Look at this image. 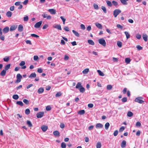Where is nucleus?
Segmentation results:
<instances>
[{
	"mask_svg": "<svg viewBox=\"0 0 148 148\" xmlns=\"http://www.w3.org/2000/svg\"><path fill=\"white\" fill-rule=\"evenodd\" d=\"M143 98L141 97H138L136 98L135 99V101L138 103H142L144 102V101H143L142 99Z\"/></svg>",
	"mask_w": 148,
	"mask_h": 148,
	"instance_id": "obj_1",
	"label": "nucleus"
},
{
	"mask_svg": "<svg viewBox=\"0 0 148 148\" xmlns=\"http://www.w3.org/2000/svg\"><path fill=\"white\" fill-rule=\"evenodd\" d=\"M99 43L103 46V47H105L106 45V42L105 40L103 38H100L98 40Z\"/></svg>",
	"mask_w": 148,
	"mask_h": 148,
	"instance_id": "obj_2",
	"label": "nucleus"
},
{
	"mask_svg": "<svg viewBox=\"0 0 148 148\" xmlns=\"http://www.w3.org/2000/svg\"><path fill=\"white\" fill-rule=\"evenodd\" d=\"M121 12V11L120 9H117L114 10L113 12V15L114 17H116L117 15Z\"/></svg>",
	"mask_w": 148,
	"mask_h": 148,
	"instance_id": "obj_3",
	"label": "nucleus"
},
{
	"mask_svg": "<svg viewBox=\"0 0 148 148\" xmlns=\"http://www.w3.org/2000/svg\"><path fill=\"white\" fill-rule=\"evenodd\" d=\"M42 23V21H40L36 23L34 25L35 28H38L40 27Z\"/></svg>",
	"mask_w": 148,
	"mask_h": 148,
	"instance_id": "obj_4",
	"label": "nucleus"
},
{
	"mask_svg": "<svg viewBox=\"0 0 148 148\" xmlns=\"http://www.w3.org/2000/svg\"><path fill=\"white\" fill-rule=\"evenodd\" d=\"M44 114V112H40L37 114V117L38 118H41L43 116Z\"/></svg>",
	"mask_w": 148,
	"mask_h": 148,
	"instance_id": "obj_5",
	"label": "nucleus"
},
{
	"mask_svg": "<svg viewBox=\"0 0 148 148\" xmlns=\"http://www.w3.org/2000/svg\"><path fill=\"white\" fill-rule=\"evenodd\" d=\"M48 11L52 14H55L56 13V10L53 9H49L48 10Z\"/></svg>",
	"mask_w": 148,
	"mask_h": 148,
	"instance_id": "obj_6",
	"label": "nucleus"
},
{
	"mask_svg": "<svg viewBox=\"0 0 148 148\" xmlns=\"http://www.w3.org/2000/svg\"><path fill=\"white\" fill-rule=\"evenodd\" d=\"M9 27H6L3 29V31L4 33L5 34L9 32Z\"/></svg>",
	"mask_w": 148,
	"mask_h": 148,
	"instance_id": "obj_7",
	"label": "nucleus"
},
{
	"mask_svg": "<svg viewBox=\"0 0 148 148\" xmlns=\"http://www.w3.org/2000/svg\"><path fill=\"white\" fill-rule=\"evenodd\" d=\"M95 127L97 129L101 128L103 127V125L101 123H98L96 125Z\"/></svg>",
	"mask_w": 148,
	"mask_h": 148,
	"instance_id": "obj_8",
	"label": "nucleus"
},
{
	"mask_svg": "<svg viewBox=\"0 0 148 148\" xmlns=\"http://www.w3.org/2000/svg\"><path fill=\"white\" fill-rule=\"evenodd\" d=\"M41 129L43 132H45L47 130L48 127L46 125H43L41 127Z\"/></svg>",
	"mask_w": 148,
	"mask_h": 148,
	"instance_id": "obj_9",
	"label": "nucleus"
},
{
	"mask_svg": "<svg viewBox=\"0 0 148 148\" xmlns=\"http://www.w3.org/2000/svg\"><path fill=\"white\" fill-rule=\"evenodd\" d=\"M54 28H56L58 30H62V28L61 25H60L56 24L53 26Z\"/></svg>",
	"mask_w": 148,
	"mask_h": 148,
	"instance_id": "obj_10",
	"label": "nucleus"
},
{
	"mask_svg": "<svg viewBox=\"0 0 148 148\" xmlns=\"http://www.w3.org/2000/svg\"><path fill=\"white\" fill-rule=\"evenodd\" d=\"M36 75L35 73H32L29 76V77L30 78H32L36 77Z\"/></svg>",
	"mask_w": 148,
	"mask_h": 148,
	"instance_id": "obj_11",
	"label": "nucleus"
},
{
	"mask_svg": "<svg viewBox=\"0 0 148 148\" xmlns=\"http://www.w3.org/2000/svg\"><path fill=\"white\" fill-rule=\"evenodd\" d=\"M18 29L19 32H22L23 30V26L21 25H19L18 27Z\"/></svg>",
	"mask_w": 148,
	"mask_h": 148,
	"instance_id": "obj_12",
	"label": "nucleus"
},
{
	"mask_svg": "<svg viewBox=\"0 0 148 148\" xmlns=\"http://www.w3.org/2000/svg\"><path fill=\"white\" fill-rule=\"evenodd\" d=\"M126 142L125 140H123L121 144V147L122 148H123L125 147L126 146Z\"/></svg>",
	"mask_w": 148,
	"mask_h": 148,
	"instance_id": "obj_13",
	"label": "nucleus"
},
{
	"mask_svg": "<svg viewBox=\"0 0 148 148\" xmlns=\"http://www.w3.org/2000/svg\"><path fill=\"white\" fill-rule=\"evenodd\" d=\"M112 4L115 7H117L119 6L118 3L115 1H112Z\"/></svg>",
	"mask_w": 148,
	"mask_h": 148,
	"instance_id": "obj_14",
	"label": "nucleus"
},
{
	"mask_svg": "<svg viewBox=\"0 0 148 148\" xmlns=\"http://www.w3.org/2000/svg\"><path fill=\"white\" fill-rule=\"evenodd\" d=\"M53 134L54 136L56 137L60 136V133L58 131H55L53 132Z\"/></svg>",
	"mask_w": 148,
	"mask_h": 148,
	"instance_id": "obj_15",
	"label": "nucleus"
},
{
	"mask_svg": "<svg viewBox=\"0 0 148 148\" xmlns=\"http://www.w3.org/2000/svg\"><path fill=\"white\" fill-rule=\"evenodd\" d=\"M44 91V88H40L38 90V93L40 94L42 93Z\"/></svg>",
	"mask_w": 148,
	"mask_h": 148,
	"instance_id": "obj_16",
	"label": "nucleus"
},
{
	"mask_svg": "<svg viewBox=\"0 0 148 148\" xmlns=\"http://www.w3.org/2000/svg\"><path fill=\"white\" fill-rule=\"evenodd\" d=\"M143 40L145 41H147V35L146 34H143Z\"/></svg>",
	"mask_w": 148,
	"mask_h": 148,
	"instance_id": "obj_17",
	"label": "nucleus"
},
{
	"mask_svg": "<svg viewBox=\"0 0 148 148\" xmlns=\"http://www.w3.org/2000/svg\"><path fill=\"white\" fill-rule=\"evenodd\" d=\"M128 0H120L121 3L124 5H127V1Z\"/></svg>",
	"mask_w": 148,
	"mask_h": 148,
	"instance_id": "obj_18",
	"label": "nucleus"
},
{
	"mask_svg": "<svg viewBox=\"0 0 148 148\" xmlns=\"http://www.w3.org/2000/svg\"><path fill=\"white\" fill-rule=\"evenodd\" d=\"M6 71L5 69L3 70L0 73V75L3 76H4L5 75Z\"/></svg>",
	"mask_w": 148,
	"mask_h": 148,
	"instance_id": "obj_19",
	"label": "nucleus"
},
{
	"mask_svg": "<svg viewBox=\"0 0 148 148\" xmlns=\"http://www.w3.org/2000/svg\"><path fill=\"white\" fill-rule=\"evenodd\" d=\"M106 3L107 5L110 7H111L112 6V3L111 2L108 0H107L106 1Z\"/></svg>",
	"mask_w": 148,
	"mask_h": 148,
	"instance_id": "obj_20",
	"label": "nucleus"
},
{
	"mask_svg": "<svg viewBox=\"0 0 148 148\" xmlns=\"http://www.w3.org/2000/svg\"><path fill=\"white\" fill-rule=\"evenodd\" d=\"M17 27V26H15L14 25L12 26L10 28V31H14L15 30Z\"/></svg>",
	"mask_w": 148,
	"mask_h": 148,
	"instance_id": "obj_21",
	"label": "nucleus"
},
{
	"mask_svg": "<svg viewBox=\"0 0 148 148\" xmlns=\"http://www.w3.org/2000/svg\"><path fill=\"white\" fill-rule=\"evenodd\" d=\"M12 14V12L10 11L6 13V15L8 17H10L11 16Z\"/></svg>",
	"mask_w": 148,
	"mask_h": 148,
	"instance_id": "obj_22",
	"label": "nucleus"
},
{
	"mask_svg": "<svg viewBox=\"0 0 148 148\" xmlns=\"http://www.w3.org/2000/svg\"><path fill=\"white\" fill-rule=\"evenodd\" d=\"M95 25L98 28L100 29L102 28V26L100 24L98 23H95Z\"/></svg>",
	"mask_w": 148,
	"mask_h": 148,
	"instance_id": "obj_23",
	"label": "nucleus"
},
{
	"mask_svg": "<svg viewBox=\"0 0 148 148\" xmlns=\"http://www.w3.org/2000/svg\"><path fill=\"white\" fill-rule=\"evenodd\" d=\"M72 32L77 37H79V34L77 32L74 30H72Z\"/></svg>",
	"mask_w": 148,
	"mask_h": 148,
	"instance_id": "obj_24",
	"label": "nucleus"
},
{
	"mask_svg": "<svg viewBox=\"0 0 148 148\" xmlns=\"http://www.w3.org/2000/svg\"><path fill=\"white\" fill-rule=\"evenodd\" d=\"M89 71V69L88 68L86 69H84L82 71V73L84 74H87Z\"/></svg>",
	"mask_w": 148,
	"mask_h": 148,
	"instance_id": "obj_25",
	"label": "nucleus"
},
{
	"mask_svg": "<svg viewBox=\"0 0 148 148\" xmlns=\"http://www.w3.org/2000/svg\"><path fill=\"white\" fill-rule=\"evenodd\" d=\"M97 72L99 75L102 76H103L104 75V74L100 70H97Z\"/></svg>",
	"mask_w": 148,
	"mask_h": 148,
	"instance_id": "obj_26",
	"label": "nucleus"
},
{
	"mask_svg": "<svg viewBox=\"0 0 148 148\" xmlns=\"http://www.w3.org/2000/svg\"><path fill=\"white\" fill-rule=\"evenodd\" d=\"M27 124L28 126L29 127H32V125L31 122L29 120H27Z\"/></svg>",
	"mask_w": 148,
	"mask_h": 148,
	"instance_id": "obj_27",
	"label": "nucleus"
},
{
	"mask_svg": "<svg viewBox=\"0 0 148 148\" xmlns=\"http://www.w3.org/2000/svg\"><path fill=\"white\" fill-rule=\"evenodd\" d=\"M82 86L81 83L79 82L77 83L75 87L76 88L79 89V88H81Z\"/></svg>",
	"mask_w": 148,
	"mask_h": 148,
	"instance_id": "obj_28",
	"label": "nucleus"
},
{
	"mask_svg": "<svg viewBox=\"0 0 148 148\" xmlns=\"http://www.w3.org/2000/svg\"><path fill=\"white\" fill-rule=\"evenodd\" d=\"M88 42L90 45H94L95 44L94 42L92 40H88Z\"/></svg>",
	"mask_w": 148,
	"mask_h": 148,
	"instance_id": "obj_29",
	"label": "nucleus"
},
{
	"mask_svg": "<svg viewBox=\"0 0 148 148\" xmlns=\"http://www.w3.org/2000/svg\"><path fill=\"white\" fill-rule=\"evenodd\" d=\"M85 111L84 110H81L78 112V113L80 115H82L84 114Z\"/></svg>",
	"mask_w": 148,
	"mask_h": 148,
	"instance_id": "obj_30",
	"label": "nucleus"
},
{
	"mask_svg": "<svg viewBox=\"0 0 148 148\" xmlns=\"http://www.w3.org/2000/svg\"><path fill=\"white\" fill-rule=\"evenodd\" d=\"M110 126V124L109 123H106L105 125V128L106 130H107Z\"/></svg>",
	"mask_w": 148,
	"mask_h": 148,
	"instance_id": "obj_31",
	"label": "nucleus"
},
{
	"mask_svg": "<svg viewBox=\"0 0 148 148\" xmlns=\"http://www.w3.org/2000/svg\"><path fill=\"white\" fill-rule=\"evenodd\" d=\"M80 91V92H81L83 93L85 91V89L84 88L82 87V86L80 88H79V89Z\"/></svg>",
	"mask_w": 148,
	"mask_h": 148,
	"instance_id": "obj_32",
	"label": "nucleus"
},
{
	"mask_svg": "<svg viewBox=\"0 0 148 148\" xmlns=\"http://www.w3.org/2000/svg\"><path fill=\"white\" fill-rule=\"evenodd\" d=\"M10 64H9L6 65L5 67V70L6 71L8 70L10 67Z\"/></svg>",
	"mask_w": 148,
	"mask_h": 148,
	"instance_id": "obj_33",
	"label": "nucleus"
},
{
	"mask_svg": "<svg viewBox=\"0 0 148 148\" xmlns=\"http://www.w3.org/2000/svg\"><path fill=\"white\" fill-rule=\"evenodd\" d=\"M127 39L130 38V35L128 32H124Z\"/></svg>",
	"mask_w": 148,
	"mask_h": 148,
	"instance_id": "obj_34",
	"label": "nucleus"
},
{
	"mask_svg": "<svg viewBox=\"0 0 148 148\" xmlns=\"http://www.w3.org/2000/svg\"><path fill=\"white\" fill-rule=\"evenodd\" d=\"M133 115L132 112L130 111H129L127 113V116L129 117L132 116Z\"/></svg>",
	"mask_w": 148,
	"mask_h": 148,
	"instance_id": "obj_35",
	"label": "nucleus"
},
{
	"mask_svg": "<svg viewBox=\"0 0 148 148\" xmlns=\"http://www.w3.org/2000/svg\"><path fill=\"white\" fill-rule=\"evenodd\" d=\"M16 103L17 104L20 105V106H23V103L22 101H17L16 102Z\"/></svg>",
	"mask_w": 148,
	"mask_h": 148,
	"instance_id": "obj_36",
	"label": "nucleus"
},
{
	"mask_svg": "<svg viewBox=\"0 0 148 148\" xmlns=\"http://www.w3.org/2000/svg\"><path fill=\"white\" fill-rule=\"evenodd\" d=\"M13 98L15 100H17L19 98V97L17 95H15L13 96Z\"/></svg>",
	"mask_w": 148,
	"mask_h": 148,
	"instance_id": "obj_37",
	"label": "nucleus"
},
{
	"mask_svg": "<svg viewBox=\"0 0 148 148\" xmlns=\"http://www.w3.org/2000/svg\"><path fill=\"white\" fill-rule=\"evenodd\" d=\"M101 8L105 13H107V11L105 7L104 6H102L101 7Z\"/></svg>",
	"mask_w": 148,
	"mask_h": 148,
	"instance_id": "obj_38",
	"label": "nucleus"
},
{
	"mask_svg": "<svg viewBox=\"0 0 148 148\" xmlns=\"http://www.w3.org/2000/svg\"><path fill=\"white\" fill-rule=\"evenodd\" d=\"M101 143L100 142H98L96 145L97 148H100L101 147Z\"/></svg>",
	"mask_w": 148,
	"mask_h": 148,
	"instance_id": "obj_39",
	"label": "nucleus"
},
{
	"mask_svg": "<svg viewBox=\"0 0 148 148\" xmlns=\"http://www.w3.org/2000/svg\"><path fill=\"white\" fill-rule=\"evenodd\" d=\"M131 61V60L129 58H126L125 59V62L127 64H129L130 63Z\"/></svg>",
	"mask_w": 148,
	"mask_h": 148,
	"instance_id": "obj_40",
	"label": "nucleus"
},
{
	"mask_svg": "<svg viewBox=\"0 0 148 148\" xmlns=\"http://www.w3.org/2000/svg\"><path fill=\"white\" fill-rule=\"evenodd\" d=\"M3 60L4 61L8 62L9 60V57L8 56H6L3 58Z\"/></svg>",
	"mask_w": 148,
	"mask_h": 148,
	"instance_id": "obj_41",
	"label": "nucleus"
},
{
	"mask_svg": "<svg viewBox=\"0 0 148 148\" xmlns=\"http://www.w3.org/2000/svg\"><path fill=\"white\" fill-rule=\"evenodd\" d=\"M117 45L119 47H122V43L120 41H118L117 42Z\"/></svg>",
	"mask_w": 148,
	"mask_h": 148,
	"instance_id": "obj_42",
	"label": "nucleus"
},
{
	"mask_svg": "<svg viewBox=\"0 0 148 148\" xmlns=\"http://www.w3.org/2000/svg\"><path fill=\"white\" fill-rule=\"evenodd\" d=\"M25 114L27 115H28L30 113V111L29 109L27 108L25 110Z\"/></svg>",
	"mask_w": 148,
	"mask_h": 148,
	"instance_id": "obj_43",
	"label": "nucleus"
},
{
	"mask_svg": "<svg viewBox=\"0 0 148 148\" xmlns=\"http://www.w3.org/2000/svg\"><path fill=\"white\" fill-rule=\"evenodd\" d=\"M23 101L24 103H25L27 105L29 103V102L28 100L27 99H24L23 100Z\"/></svg>",
	"mask_w": 148,
	"mask_h": 148,
	"instance_id": "obj_44",
	"label": "nucleus"
},
{
	"mask_svg": "<svg viewBox=\"0 0 148 148\" xmlns=\"http://www.w3.org/2000/svg\"><path fill=\"white\" fill-rule=\"evenodd\" d=\"M61 147L62 148H66V144L64 142H62L61 144Z\"/></svg>",
	"mask_w": 148,
	"mask_h": 148,
	"instance_id": "obj_45",
	"label": "nucleus"
},
{
	"mask_svg": "<svg viewBox=\"0 0 148 148\" xmlns=\"http://www.w3.org/2000/svg\"><path fill=\"white\" fill-rule=\"evenodd\" d=\"M112 86L111 85H108L107 86V89L108 90H110L112 88Z\"/></svg>",
	"mask_w": 148,
	"mask_h": 148,
	"instance_id": "obj_46",
	"label": "nucleus"
},
{
	"mask_svg": "<svg viewBox=\"0 0 148 148\" xmlns=\"http://www.w3.org/2000/svg\"><path fill=\"white\" fill-rule=\"evenodd\" d=\"M93 7L96 10H98L99 8L98 5L97 4L95 3L93 4Z\"/></svg>",
	"mask_w": 148,
	"mask_h": 148,
	"instance_id": "obj_47",
	"label": "nucleus"
},
{
	"mask_svg": "<svg viewBox=\"0 0 148 148\" xmlns=\"http://www.w3.org/2000/svg\"><path fill=\"white\" fill-rule=\"evenodd\" d=\"M28 17L27 16H26L23 17V20L25 21H27L28 20Z\"/></svg>",
	"mask_w": 148,
	"mask_h": 148,
	"instance_id": "obj_48",
	"label": "nucleus"
},
{
	"mask_svg": "<svg viewBox=\"0 0 148 148\" xmlns=\"http://www.w3.org/2000/svg\"><path fill=\"white\" fill-rule=\"evenodd\" d=\"M136 47L138 50H141L143 49V47L139 45H138L136 46Z\"/></svg>",
	"mask_w": 148,
	"mask_h": 148,
	"instance_id": "obj_49",
	"label": "nucleus"
},
{
	"mask_svg": "<svg viewBox=\"0 0 148 148\" xmlns=\"http://www.w3.org/2000/svg\"><path fill=\"white\" fill-rule=\"evenodd\" d=\"M60 18H61V19L63 21V24H65V22L66 21V19L65 18H64L63 16H61L60 17Z\"/></svg>",
	"mask_w": 148,
	"mask_h": 148,
	"instance_id": "obj_50",
	"label": "nucleus"
},
{
	"mask_svg": "<svg viewBox=\"0 0 148 148\" xmlns=\"http://www.w3.org/2000/svg\"><path fill=\"white\" fill-rule=\"evenodd\" d=\"M22 76L19 73L18 74L16 75V78H18L19 79H21L22 78Z\"/></svg>",
	"mask_w": 148,
	"mask_h": 148,
	"instance_id": "obj_51",
	"label": "nucleus"
},
{
	"mask_svg": "<svg viewBox=\"0 0 148 148\" xmlns=\"http://www.w3.org/2000/svg\"><path fill=\"white\" fill-rule=\"evenodd\" d=\"M136 127H140L141 125V124L140 122L138 121L136 122Z\"/></svg>",
	"mask_w": 148,
	"mask_h": 148,
	"instance_id": "obj_52",
	"label": "nucleus"
},
{
	"mask_svg": "<svg viewBox=\"0 0 148 148\" xmlns=\"http://www.w3.org/2000/svg\"><path fill=\"white\" fill-rule=\"evenodd\" d=\"M62 95V93L60 92H59L57 93L56 95V97H58Z\"/></svg>",
	"mask_w": 148,
	"mask_h": 148,
	"instance_id": "obj_53",
	"label": "nucleus"
},
{
	"mask_svg": "<svg viewBox=\"0 0 148 148\" xmlns=\"http://www.w3.org/2000/svg\"><path fill=\"white\" fill-rule=\"evenodd\" d=\"M25 64V62L24 61H22L19 63V65L21 66H22L24 65Z\"/></svg>",
	"mask_w": 148,
	"mask_h": 148,
	"instance_id": "obj_54",
	"label": "nucleus"
},
{
	"mask_svg": "<svg viewBox=\"0 0 148 148\" xmlns=\"http://www.w3.org/2000/svg\"><path fill=\"white\" fill-rule=\"evenodd\" d=\"M46 109L47 111H49L51 109V107L49 106H48L46 107Z\"/></svg>",
	"mask_w": 148,
	"mask_h": 148,
	"instance_id": "obj_55",
	"label": "nucleus"
},
{
	"mask_svg": "<svg viewBox=\"0 0 148 148\" xmlns=\"http://www.w3.org/2000/svg\"><path fill=\"white\" fill-rule=\"evenodd\" d=\"M118 131L117 130H116L113 133L114 136H117L118 135Z\"/></svg>",
	"mask_w": 148,
	"mask_h": 148,
	"instance_id": "obj_56",
	"label": "nucleus"
},
{
	"mask_svg": "<svg viewBox=\"0 0 148 148\" xmlns=\"http://www.w3.org/2000/svg\"><path fill=\"white\" fill-rule=\"evenodd\" d=\"M141 36V35L139 34H137L136 35V37L138 39H140Z\"/></svg>",
	"mask_w": 148,
	"mask_h": 148,
	"instance_id": "obj_57",
	"label": "nucleus"
},
{
	"mask_svg": "<svg viewBox=\"0 0 148 148\" xmlns=\"http://www.w3.org/2000/svg\"><path fill=\"white\" fill-rule=\"evenodd\" d=\"M127 99L126 97L123 98L122 99V101L123 102H125L127 101Z\"/></svg>",
	"mask_w": 148,
	"mask_h": 148,
	"instance_id": "obj_58",
	"label": "nucleus"
},
{
	"mask_svg": "<svg viewBox=\"0 0 148 148\" xmlns=\"http://www.w3.org/2000/svg\"><path fill=\"white\" fill-rule=\"evenodd\" d=\"M125 129V127L123 126H122L121 127V128H120L119 130V132H122Z\"/></svg>",
	"mask_w": 148,
	"mask_h": 148,
	"instance_id": "obj_59",
	"label": "nucleus"
},
{
	"mask_svg": "<svg viewBox=\"0 0 148 148\" xmlns=\"http://www.w3.org/2000/svg\"><path fill=\"white\" fill-rule=\"evenodd\" d=\"M43 70L41 68H38L37 70V72L39 73H42V72Z\"/></svg>",
	"mask_w": 148,
	"mask_h": 148,
	"instance_id": "obj_60",
	"label": "nucleus"
},
{
	"mask_svg": "<svg viewBox=\"0 0 148 148\" xmlns=\"http://www.w3.org/2000/svg\"><path fill=\"white\" fill-rule=\"evenodd\" d=\"M80 27L81 29L83 30H84L85 29V27L84 25L83 24L80 25Z\"/></svg>",
	"mask_w": 148,
	"mask_h": 148,
	"instance_id": "obj_61",
	"label": "nucleus"
},
{
	"mask_svg": "<svg viewBox=\"0 0 148 148\" xmlns=\"http://www.w3.org/2000/svg\"><path fill=\"white\" fill-rule=\"evenodd\" d=\"M39 58L37 56H34V59L35 61L37 60Z\"/></svg>",
	"mask_w": 148,
	"mask_h": 148,
	"instance_id": "obj_62",
	"label": "nucleus"
},
{
	"mask_svg": "<svg viewBox=\"0 0 148 148\" xmlns=\"http://www.w3.org/2000/svg\"><path fill=\"white\" fill-rule=\"evenodd\" d=\"M21 2L20 1H17L14 4L16 6H18L21 4Z\"/></svg>",
	"mask_w": 148,
	"mask_h": 148,
	"instance_id": "obj_63",
	"label": "nucleus"
},
{
	"mask_svg": "<svg viewBox=\"0 0 148 148\" xmlns=\"http://www.w3.org/2000/svg\"><path fill=\"white\" fill-rule=\"evenodd\" d=\"M64 29L65 31H67V32H68L69 30V28L68 27H67V26H65L64 27Z\"/></svg>",
	"mask_w": 148,
	"mask_h": 148,
	"instance_id": "obj_64",
	"label": "nucleus"
}]
</instances>
